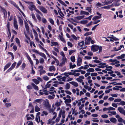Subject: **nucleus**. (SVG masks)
Wrapping results in <instances>:
<instances>
[{"label": "nucleus", "mask_w": 125, "mask_h": 125, "mask_svg": "<svg viewBox=\"0 0 125 125\" xmlns=\"http://www.w3.org/2000/svg\"><path fill=\"white\" fill-rule=\"evenodd\" d=\"M99 50V53L102 52V48L101 46H99L96 45H93L91 46V50L94 52H96Z\"/></svg>", "instance_id": "f257e3e1"}, {"label": "nucleus", "mask_w": 125, "mask_h": 125, "mask_svg": "<svg viewBox=\"0 0 125 125\" xmlns=\"http://www.w3.org/2000/svg\"><path fill=\"white\" fill-rule=\"evenodd\" d=\"M84 17V15H82L79 16L75 17L74 18V19L72 18H71L70 19L74 22L78 23V22L77 20H80L83 19Z\"/></svg>", "instance_id": "f03ea898"}, {"label": "nucleus", "mask_w": 125, "mask_h": 125, "mask_svg": "<svg viewBox=\"0 0 125 125\" xmlns=\"http://www.w3.org/2000/svg\"><path fill=\"white\" fill-rule=\"evenodd\" d=\"M52 115L54 116L52 119H50L48 121L47 124H49L51 123H54L55 122L52 121L57 116V114L55 112H53L52 114Z\"/></svg>", "instance_id": "7ed1b4c3"}, {"label": "nucleus", "mask_w": 125, "mask_h": 125, "mask_svg": "<svg viewBox=\"0 0 125 125\" xmlns=\"http://www.w3.org/2000/svg\"><path fill=\"white\" fill-rule=\"evenodd\" d=\"M82 57L80 56H78L77 58V65L80 66L82 64Z\"/></svg>", "instance_id": "20e7f679"}, {"label": "nucleus", "mask_w": 125, "mask_h": 125, "mask_svg": "<svg viewBox=\"0 0 125 125\" xmlns=\"http://www.w3.org/2000/svg\"><path fill=\"white\" fill-rule=\"evenodd\" d=\"M31 8H30V9L31 10H33V9H32V8H34V9L35 10V11L37 12L41 15H42L41 12L39 10L36 9V8L35 7V6L33 4L31 5Z\"/></svg>", "instance_id": "39448f33"}, {"label": "nucleus", "mask_w": 125, "mask_h": 125, "mask_svg": "<svg viewBox=\"0 0 125 125\" xmlns=\"http://www.w3.org/2000/svg\"><path fill=\"white\" fill-rule=\"evenodd\" d=\"M84 77L83 75L80 76L78 78L76 79V80L80 83H81L83 81V79H84Z\"/></svg>", "instance_id": "423d86ee"}, {"label": "nucleus", "mask_w": 125, "mask_h": 125, "mask_svg": "<svg viewBox=\"0 0 125 125\" xmlns=\"http://www.w3.org/2000/svg\"><path fill=\"white\" fill-rule=\"evenodd\" d=\"M119 112L125 116V110L124 108L121 107H119L117 109Z\"/></svg>", "instance_id": "0eeeda50"}, {"label": "nucleus", "mask_w": 125, "mask_h": 125, "mask_svg": "<svg viewBox=\"0 0 125 125\" xmlns=\"http://www.w3.org/2000/svg\"><path fill=\"white\" fill-rule=\"evenodd\" d=\"M39 9L42 12L44 13H47V10L43 6H40Z\"/></svg>", "instance_id": "6e6552de"}, {"label": "nucleus", "mask_w": 125, "mask_h": 125, "mask_svg": "<svg viewBox=\"0 0 125 125\" xmlns=\"http://www.w3.org/2000/svg\"><path fill=\"white\" fill-rule=\"evenodd\" d=\"M91 40V38L90 37H89L88 38L87 37H86L85 39V44L87 45L90 43Z\"/></svg>", "instance_id": "1a4fd4ad"}, {"label": "nucleus", "mask_w": 125, "mask_h": 125, "mask_svg": "<svg viewBox=\"0 0 125 125\" xmlns=\"http://www.w3.org/2000/svg\"><path fill=\"white\" fill-rule=\"evenodd\" d=\"M42 102V99H38L35 100L33 102V103H35V104H37V103H38L40 104H41Z\"/></svg>", "instance_id": "9d476101"}, {"label": "nucleus", "mask_w": 125, "mask_h": 125, "mask_svg": "<svg viewBox=\"0 0 125 125\" xmlns=\"http://www.w3.org/2000/svg\"><path fill=\"white\" fill-rule=\"evenodd\" d=\"M55 70V67L53 65L50 66L49 68V71L50 72L52 71H54Z\"/></svg>", "instance_id": "9b49d317"}, {"label": "nucleus", "mask_w": 125, "mask_h": 125, "mask_svg": "<svg viewBox=\"0 0 125 125\" xmlns=\"http://www.w3.org/2000/svg\"><path fill=\"white\" fill-rule=\"evenodd\" d=\"M14 27L16 29H18L17 22L16 20L15 19H14Z\"/></svg>", "instance_id": "f8f14e48"}, {"label": "nucleus", "mask_w": 125, "mask_h": 125, "mask_svg": "<svg viewBox=\"0 0 125 125\" xmlns=\"http://www.w3.org/2000/svg\"><path fill=\"white\" fill-rule=\"evenodd\" d=\"M18 18L19 20V24L21 26H22L23 24V20L20 17H18Z\"/></svg>", "instance_id": "ddd939ff"}, {"label": "nucleus", "mask_w": 125, "mask_h": 125, "mask_svg": "<svg viewBox=\"0 0 125 125\" xmlns=\"http://www.w3.org/2000/svg\"><path fill=\"white\" fill-rule=\"evenodd\" d=\"M24 24L27 31H29V28L27 23L25 21L24 22Z\"/></svg>", "instance_id": "4468645a"}, {"label": "nucleus", "mask_w": 125, "mask_h": 125, "mask_svg": "<svg viewBox=\"0 0 125 125\" xmlns=\"http://www.w3.org/2000/svg\"><path fill=\"white\" fill-rule=\"evenodd\" d=\"M69 83L75 87H77L78 86V84L76 82L72 81L70 82Z\"/></svg>", "instance_id": "2eb2a0df"}, {"label": "nucleus", "mask_w": 125, "mask_h": 125, "mask_svg": "<svg viewBox=\"0 0 125 125\" xmlns=\"http://www.w3.org/2000/svg\"><path fill=\"white\" fill-rule=\"evenodd\" d=\"M2 9L3 10V14L4 15V18L5 19H6V17H7V12L5 10V9L3 8H2Z\"/></svg>", "instance_id": "dca6fc26"}, {"label": "nucleus", "mask_w": 125, "mask_h": 125, "mask_svg": "<svg viewBox=\"0 0 125 125\" xmlns=\"http://www.w3.org/2000/svg\"><path fill=\"white\" fill-rule=\"evenodd\" d=\"M11 64V63L9 62L6 64L4 68V71L5 70L8 68L10 65Z\"/></svg>", "instance_id": "f3484780"}, {"label": "nucleus", "mask_w": 125, "mask_h": 125, "mask_svg": "<svg viewBox=\"0 0 125 125\" xmlns=\"http://www.w3.org/2000/svg\"><path fill=\"white\" fill-rule=\"evenodd\" d=\"M10 3L12 4L17 9H18L19 8L18 5H17L16 3L12 1H11Z\"/></svg>", "instance_id": "a211bd4d"}, {"label": "nucleus", "mask_w": 125, "mask_h": 125, "mask_svg": "<svg viewBox=\"0 0 125 125\" xmlns=\"http://www.w3.org/2000/svg\"><path fill=\"white\" fill-rule=\"evenodd\" d=\"M38 54L41 56L44 57L45 59L47 60V58L44 53L42 52H39Z\"/></svg>", "instance_id": "6ab92c4d"}, {"label": "nucleus", "mask_w": 125, "mask_h": 125, "mask_svg": "<svg viewBox=\"0 0 125 125\" xmlns=\"http://www.w3.org/2000/svg\"><path fill=\"white\" fill-rule=\"evenodd\" d=\"M51 46H57L59 45V44L57 42H51Z\"/></svg>", "instance_id": "aec40b11"}, {"label": "nucleus", "mask_w": 125, "mask_h": 125, "mask_svg": "<svg viewBox=\"0 0 125 125\" xmlns=\"http://www.w3.org/2000/svg\"><path fill=\"white\" fill-rule=\"evenodd\" d=\"M110 119L111 122L114 123H115L117 121L115 118L113 117L110 118Z\"/></svg>", "instance_id": "412c9836"}, {"label": "nucleus", "mask_w": 125, "mask_h": 125, "mask_svg": "<svg viewBox=\"0 0 125 125\" xmlns=\"http://www.w3.org/2000/svg\"><path fill=\"white\" fill-rule=\"evenodd\" d=\"M31 85L34 88V89L37 90H39L38 86L35 85L33 83H31Z\"/></svg>", "instance_id": "4be33fe9"}, {"label": "nucleus", "mask_w": 125, "mask_h": 125, "mask_svg": "<svg viewBox=\"0 0 125 125\" xmlns=\"http://www.w3.org/2000/svg\"><path fill=\"white\" fill-rule=\"evenodd\" d=\"M125 56V54H123L121 55L120 56H119L116 57V58L118 59H122Z\"/></svg>", "instance_id": "5701e85b"}, {"label": "nucleus", "mask_w": 125, "mask_h": 125, "mask_svg": "<svg viewBox=\"0 0 125 125\" xmlns=\"http://www.w3.org/2000/svg\"><path fill=\"white\" fill-rule=\"evenodd\" d=\"M89 13L88 12L84 11L83 10H81L80 12V14L81 15H83V14H85V15H89Z\"/></svg>", "instance_id": "b1692460"}, {"label": "nucleus", "mask_w": 125, "mask_h": 125, "mask_svg": "<svg viewBox=\"0 0 125 125\" xmlns=\"http://www.w3.org/2000/svg\"><path fill=\"white\" fill-rule=\"evenodd\" d=\"M61 102H62V101L61 100H60L59 102L58 101H57L55 104V105L57 106H60Z\"/></svg>", "instance_id": "393cba45"}, {"label": "nucleus", "mask_w": 125, "mask_h": 125, "mask_svg": "<svg viewBox=\"0 0 125 125\" xmlns=\"http://www.w3.org/2000/svg\"><path fill=\"white\" fill-rule=\"evenodd\" d=\"M108 113H109V115H115L116 114V113L115 111H109L108 112Z\"/></svg>", "instance_id": "a878e982"}, {"label": "nucleus", "mask_w": 125, "mask_h": 125, "mask_svg": "<svg viewBox=\"0 0 125 125\" xmlns=\"http://www.w3.org/2000/svg\"><path fill=\"white\" fill-rule=\"evenodd\" d=\"M40 112H39L37 113L36 117L35 118V120L37 122H39L38 119V117H40L39 116V115L40 114Z\"/></svg>", "instance_id": "bb28decb"}, {"label": "nucleus", "mask_w": 125, "mask_h": 125, "mask_svg": "<svg viewBox=\"0 0 125 125\" xmlns=\"http://www.w3.org/2000/svg\"><path fill=\"white\" fill-rule=\"evenodd\" d=\"M70 84L69 83H67L65 86V89L68 90L70 88Z\"/></svg>", "instance_id": "cd10ccee"}, {"label": "nucleus", "mask_w": 125, "mask_h": 125, "mask_svg": "<svg viewBox=\"0 0 125 125\" xmlns=\"http://www.w3.org/2000/svg\"><path fill=\"white\" fill-rule=\"evenodd\" d=\"M32 81L34 83L36 84H38L39 83V81L37 79H34L32 80Z\"/></svg>", "instance_id": "c85d7f7f"}, {"label": "nucleus", "mask_w": 125, "mask_h": 125, "mask_svg": "<svg viewBox=\"0 0 125 125\" xmlns=\"http://www.w3.org/2000/svg\"><path fill=\"white\" fill-rule=\"evenodd\" d=\"M117 104H118L124 106L125 105V102L123 101H121L120 103H118Z\"/></svg>", "instance_id": "c756f323"}, {"label": "nucleus", "mask_w": 125, "mask_h": 125, "mask_svg": "<svg viewBox=\"0 0 125 125\" xmlns=\"http://www.w3.org/2000/svg\"><path fill=\"white\" fill-rule=\"evenodd\" d=\"M58 12L60 15L62 17H63V16H64V15L62 12L61 11V10H58Z\"/></svg>", "instance_id": "7c9ffc66"}, {"label": "nucleus", "mask_w": 125, "mask_h": 125, "mask_svg": "<svg viewBox=\"0 0 125 125\" xmlns=\"http://www.w3.org/2000/svg\"><path fill=\"white\" fill-rule=\"evenodd\" d=\"M94 71V69L92 68H90L86 70V71L87 72H93Z\"/></svg>", "instance_id": "2f4dec72"}, {"label": "nucleus", "mask_w": 125, "mask_h": 125, "mask_svg": "<svg viewBox=\"0 0 125 125\" xmlns=\"http://www.w3.org/2000/svg\"><path fill=\"white\" fill-rule=\"evenodd\" d=\"M101 17L98 16H94V17H93L92 18V20H96L98 19H99L101 18Z\"/></svg>", "instance_id": "473e14b6"}, {"label": "nucleus", "mask_w": 125, "mask_h": 125, "mask_svg": "<svg viewBox=\"0 0 125 125\" xmlns=\"http://www.w3.org/2000/svg\"><path fill=\"white\" fill-rule=\"evenodd\" d=\"M10 23L9 22H8L6 25V27L7 28L8 31H10Z\"/></svg>", "instance_id": "72a5a7b5"}, {"label": "nucleus", "mask_w": 125, "mask_h": 125, "mask_svg": "<svg viewBox=\"0 0 125 125\" xmlns=\"http://www.w3.org/2000/svg\"><path fill=\"white\" fill-rule=\"evenodd\" d=\"M71 60L73 62H75V58L74 56H71L70 58Z\"/></svg>", "instance_id": "f704fd0d"}, {"label": "nucleus", "mask_w": 125, "mask_h": 125, "mask_svg": "<svg viewBox=\"0 0 125 125\" xmlns=\"http://www.w3.org/2000/svg\"><path fill=\"white\" fill-rule=\"evenodd\" d=\"M62 4L64 5L65 7H66L67 5L63 1L61 0H57Z\"/></svg>", "instance_id": "c9c22d12"}, {"label": "nucleus", "mask_w": 125, "mask_h": 125, "mask_svg": "<svg viewBox=\"0 0 125 125\" xmlns=\"http://www.w3.org/2000/svg\"><path fill=\"white\" fill-rule=\"evenodd\" d=\"M54 84H53V85L55 87H57L58 85L59 84V82L57 81H55L54 83Z\"/></svg>", "instance_id": "e433bc0d"}, {"label": "nucleus", "mask_w": 125, "mask_h": 125, "mask_svg": "<svg viewBox=\"0 0 125 125\" xmlns=\"http://www.w3.org/2000/svg\"><path fill=\"white\" fill-rule=\"evenodd\" d=\"M59 37L60 39L63 42H65V39L62 36L60 35Z\"/></svg>", "instance_id": "4c0bfd02"}, {"label": "nucleus", "mask_w": 125, "mask_h": 125, "mask_svg": "<svg viewBox=\"0 0 125 125\" xmlns=\"http://www.w3.org/2000/svg\"><path fill=\"white\" fill-rule=\"evenodd\" d=\"M40 110V109L37 105H36L35 107V111L36 112H38Z\"/></svg>", "instance_id": "58836bf2"}, {"label": "nucleus", "mask_w": 125, "mask_h": 125, "mask_svg": "<svg viewBox=\"0 0 125 125\" xmlns=\"http://www.w3.org/2000/svg\"><path fill=\"white\" fill-rule=\"evenodd\" d=\"M51 84H49V83H47V84H46L45 86V87L44 88V91H46V89L47 88H49L50 87Z\"/></svg>", "instance_id": "ea45409f"}, {"label": "nucleus", "mask_w": 125, "mask_h": 125, "mask_svg": "<svg viewBox=\"0 0 125 125\" xmlns=\"http://www.w3.org/2000/svg\"><path fill=\"white\" fill-rule=\"evenodd\" d=\"M88 22V21L87 20H83L80 21V23L82 24H85Z\"/></svg>", "instance_id": "a19ab883"}, {"label": "nucleus", "mask_w": 125, "mask_h": 125, "mask_svg": "<svg viewBox=\"0 0 125 125\" xmlns=\"http://www.w3.org/2000/svg\"><path fill=\"white\" fill-rule=\"evenodd\" d=\"M22 62V61L21 60L19 61L18 62L16 67L17 68L21 64Z\"/></svg>", "instance_id": "79ce46f5"}, {"label": "nucleus", "mask_w": 125, "mask_h": 125, "mask_svg": "<svg viewBox=\"0 0 125 125\" xmlns=\"http://www.w3.org/2000/svg\"><path fill=\"white\" fill-rule=\"evenodd\" d=\"M25 55H26V56L27 59L29 61L31 60V58L30 57V56H29V55L27 53H25Z\"/></svg>", "instance_id": "37998d69"}, {"label": "nucleus", "mask_w": 125, "mask_h": 125, "mask_svg": "<svg viewBox=\"0 0 125 125\" xmlns=\"http://www.w3.org/2000/svg\"><path fill=\"white\" fill-rule=\"evenodd\" d=\"M84 42L83 41H82L81 42L79 43L78 45L80 46H83L84 45Z\"/></svg>", "instance_id": "c03bdc74"}, {"label": "nucleus", "mask_w": 125, "mask_h": 125, "mask_svg": "<svg viewBox=\"0 0 125 125\" xmlns=\"http://www.w3.org/2000/svg\"><path fill=\"white\" fill-rule=\"evenodd\" d=\"M71 101V100L70 98L67 99H66L65 101V103H70Z\"/></svg>", "instance_id": "a18cd8bd"}, {"label": "nucleus", "mask_w": 125, "mask_h": 125, "mask_svg": "<svg viewBox=\"0 0 125 125\" xmlns=\"http://www.w3.org/2000/svg\"><path fill=\"white\" fill-rule=\"evenodd\" d=\"M67 58L65 57H62V61L65 63L67 62Z\"/></svg>", "instance_id": "49530a36"}, {"label": "nucleus", "mask_w": 125, "mask_h": 125, "mask_svg": "<svg viewBox=\"0 0 125 125\" xmlns=\"http://www.w3.org/2000/svg\"><path fill=\"white\" fill-rule=\"evenodd\" d=\"M36 15L38 20L39 21H41V18L40 15L38 14H36Z\"/></svg>", "instance_id": "de8ad7c7"}, {"label": "nucleus", "mask_w": 125, "mask_h": 125, "mask_svg": "<svg viewBox=\"0 0 125 125\" xmlns=\"http://www.w3.org/2000/svg\"><path fill=\"white\" fill-rule=\"evenodd\" d=\"M43 78L44 80L45 81H48L49 79V77L46 75L44 76H43Z\"/></svg>", "instance_id": "09e8293b"}, {"label": "nucleus", "mask_w": 125, "mask_h": 125, "mask_svg": "<svg viewBox=\"0 0 125 125\" xmlns=\"http://www.w3.org/2000/svg\"><path fill=\"white\" fill-rule=\"evenodd\" d=\"M31 16L32 18L33 19H34V21H37V19L35 17L34 14H31Z\"/></svg>", "instance_id": "8fccbe9b"}, {"label": "nucleus", "mask_w": 125, "mask_h": 125, "mask_svg": "<svg viewBox=\"0 0 125 125\" xmlns=\"http://www.w3.org/2000/svg\"><path fill=\"white\" fill-rule=\"evenodd\" d=\"M86 9L90 13L91 12L92 9L91 8V7H87L86 8Z\"/></svg>", "instance_id": "3c124183"}, {"label": "nucleus", "mask_w": 125, "mask_h": 125, "mask_svg": "<svg viewBox=\"0 0 125 125\" xmlns=\"http://www.w3.org/2000/svg\"><path fill=\"white\" fill-rule=\"evenodd\" d=\"M102 8L103 9H106L107 10L109 9H110V7H109V5L103 7Z\"/></svg>", "instance_id": "603ef678"}, {"label": "nucleus", "mask_w": 125, "mask_h": 125, "mask_svg": "<svg viewBox=\"0 0 125 125\" xmlns=\"http://www.w3.org/2000/svg\"><path fill=\"white\" fill-rule=\"evenodd\" d=\"M92 32H88L84 34V35L85 36H87L88 35H89L91 34H92Z\"/></svg>", "instance_id": "864d4df0"}, {"label": "nucleus", "mask_w": 125, "mask_h": 125, "mask_svg": "<svg viewBox=\"0 0 125 125\" xmlns=\"http://www.w3.org/2000/svg\"><path fill=\"white\" fill-rule=\"evenodd\" d=\"M38 121L39 122L38 123H39V122L40 123L41 122V125H43L44 123H43L42 122V120H41L40 117H38Z\"/></svg>", "instance_id": "5fc2aeb1"}, {"label": "nucleus", "mask_w": 125, "mask_h": 125, "mask_svg": "<svg viewBox=\"0 0 125 125\" xmlns=\"http://www.w3.org/2000/svg\"><path fill=\"white\" fill-rule=\"evenodd\" d=\"M62 117L63 118H64L65 117V111L64 110H63L62 112Z\"/></svg>", "instance_id": "6e6d98bb"}, {"label": "nucleus", "mask_w": 125, "mask_h": 125, "mask_svg": "<svg viewBox=\"0 0 125 125\" xmlns=\"http://www.w3.org/2000/svg\"><path fill=\"white\" fill-rule=\"evenodd\" d=\"M92 57L90 56H85L84 57V59H87L88 60H89L91 59Z\"/></svg>", "instance_id": "4d7b16f0"}, {"label": "nucleus", "mask_w": 125, "mask_h": 125, "mask_svg": "<svg viewBox=\"0 0 125 125\" xmlns=\"http://www.w3.org/2000/svg\"><path fill=\"white\" fill-rule=\"evenodd\" d=\"M40 62L41 63H43L44 62V60L42 58H41L39 59Z\"/></svg>", "instance_id": "13d9d810"}, {"label": "nucleus", "mask_w": 125, "mask_h": 125, "mask_svg": "<svg viewBox=\"0 0 125 125\" xmlns=\"http://www.w3.org/2000/svg\"><path fill=\"white\" fill-rule=\"evenodd\" d=\"M118 120L119 122H123V121L124 120L121 117H120L118 119Z\"/></svg>", "instance_id": "bf43d9fd"}, {"label": "nucleus", "mask_w": 125, "mask_h": 125, "mask_svg": "<svg viewBox=\"0 0 125 125\" xmlns=\"http://www.w3.org/2000/svg\"><path fill=\"white\" fill-rule=\"evenodd\" d=\"M121 99L120 98H118L117 99H116L115 100H114V102H119L121 101Z\"/></svg>", "instance_id": "052dcab7"}, {"label": "nucleus", "mask_w": 125, "mask_h": 125, "mask_svg": "<svg viewBox=\"0 0 125 125\" xmlns=\"http://www.w3.org/2000/svg\"><path fill=\"white\" fill-rule=\"evenodd\" d=\"M15 42H16L17 44H19L20 43V41L19 39L17 38H15Z\"/></svg>", "instance_id": "680f3d73"}, {"label": "nucleus", "mask_w": 125, "mask_h": 125, "mask_svg": "<svg viewBox=\"0 0 125 125\" xmlns=\"http://www.w3.org/2000/svg\"><path fill=\"white\" fill-rule=\"evenodd\" d=\"M8 53L9 54H10L11 55V57L12 58V60H13L14 58V56L12 52H8Z\"/></svg>", "instance_id": "e2e57ef3"}, {"label": "nucleus", "mask_w": 125, "mask_h": 125, "mask_svg": "<svg viewBox=\"0 0 125 125\" xmlns=\"http://www.w3.org/2000/svg\"><path fill=\"white\" fill-rule=\"evenodd\" d=\"M67 44L68 45L71 47H72L73 46L72 44L70 42H67Z\"/></svg>", "instance_id": "0e129e2a"}, {"label": "nucleus", "mask_w": 125, "mask_h": 125, "mask_svg": "<svg viewBox=\"0 0 125 125\" xmlns=\"http://www.w3.org/2000/svg\"><path fill=\"white\" fill-rule=\"evenodd\" d=\"M72 114H74V115H76L78 114V112L76 111L73 110Z\"/></svg>", "instance_id": "69168bd1"}, {"label": "nucleus", "mask_w": 125, "mask_h": 125, "mask_svg": "<svg viewBox=\"0 0 125 125\" xmlns=\"http://www.w3.org/2000/svg\"><path fill=\"white\" fill-rule=\"evenodd\" d=\"M49 21L50 23L52 25H53L54 24V22L52 18L49 19Z\"/></svg>", "instance_id": "338daca9"}, {"label": "nucleus", "mask_w": 125, "mask_h": 125, "mask_svg": "<svg viewBox=\"0 0 125 125\" xmlns=\"http://www.w3.org/2000/svg\"><path fill=\"white\" fill-rule=\"evenodd\" d=\"M40 91L39 94H40L43 95L44 94V93L45 91H43L42 90H40Z\"/></svg>", "instance_id": "774afa93"}]
</instances>
